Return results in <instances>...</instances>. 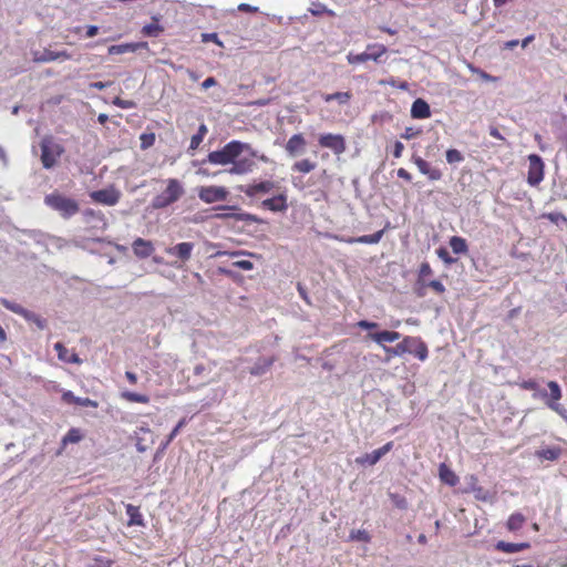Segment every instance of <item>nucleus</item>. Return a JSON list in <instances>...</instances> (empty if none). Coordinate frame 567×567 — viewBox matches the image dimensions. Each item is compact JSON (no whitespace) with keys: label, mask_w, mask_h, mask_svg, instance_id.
<instances>
[{"label":"nucleus","mask_w":567,"mask_h":567,"mask_svg":"<svg viewBox=\"0 0 567 567\" xmlns=\"http://www.w3.org/2000/svg\"><path fill=\"white\" fill-rule=\"evenodd\" d=\"M386 353V362L391 358L402 357L405 353L415 355L419 360L425 361L429 354L427 346L419 337H404L395 347L383 346Z\"/></svg>","instance_id":"nucleus-1"},{"label":"nucleus","mask_w":567,"mask_h":567,"mask_svg":"<svg viewBox=\"0 0 567 567\" xmlns=\"http://www.w3.org/2000/svg\"><path fill=\"white\" fill-rule=\"evenodd\" d=\"M250 144L237 140L228 142L223 148L210 152L203 164L209 163L213 165L226 166L235 162L243 153L244 150H249Z\"/></svg>","instance_id":"nucleus-2"},{"label":"nucleus","mask_w":567,"mask_h":567,"mask_svg":"<svg viewBox=\"0 0 567 567\" xmlns=\"http://www.w3.org/2000/svg\"><path fill=\"white\" fill-rule=\"evenodd\" d=\"M547 386L549 391L538 386L533 398L543 400L551 411L556 412L567 422V409L558 402L563 396L560 385L556 381H548Z\"/></svg>","instance_id":"nucleus-3"},{"label":"nucleus","mask_w":567,"mask_h":567,"mask_svg":"<svg viewBox=\"0 0 567 567\" xmlns=\"http://www.w3.org/2000/svg\"><path fill=\"white\" fill-rule=\"evenodd\" d=\"M44 204L52 210L59 213L64 219L71 218L80 210L79 203L75 199L58 192L45 195Z\"/></svg>","instance_id":"nucleus-4"},{"label":"nucleus","mask_w":567,"mask_h":567,"mask_svg":"<svg viewBox=\"0 0 567 567\" xmlns=\"http://www.w3.org/2000/svg\"><path fill=\"white\" fill-rule=\"evenodd\" d=\"M166 188L161 194L156 195L151 203L152 208L163 209L176 203L185 193L182 183L176 178H168L166 181Z\"/></svg>","instance_id":"nucleus-5"},{"label":"nucleus","mask_w":567,"mask_h":567,"mask_svg":"<svg viewBox=\"0 0 567 567\" xmlns=\"http://www.w3.org/2000/svg\"><path fill=\"white\" fill-rule=\"evenodd\" d=\"M41 162L44 168L50 169L56 164V159L63 153V147L51 138H43L40 144Z\"/></svg>","instance_id":"nucleus-6"},{"label":"nucleus","mask_w":567,"mask_h":567,"mask_svg":"<svg viewBox=\"0 0 567 567\" xmlns=\"http://www.w3.org/2000/svg\"><path fill=\"white\" fill-rule=\"evenodd\" d=\"M0 303L8 310L23 317L27 321L33 322L40 330L47 328V320L39 315L23 308L21 305L13 302L7 298H0Z\"/></svg>","instance_id":"nucleus-7"},{"label":"nucleus","mask_w":567,"mask_h":567,"mask_svg":"<svg viewBox=\"0 0 567 567\" xmlns=\"http://www.w3.org/2000/svg\"><path fill=\"white\" fill-rule=\"evenodd\" d=\"M528 163L527 183L533 187L538 186L544 179L545 164L543 158L537 154H530L528 155Z\"/></svg>","instance_id":"nucleus-8"},{"label":"nucleus","mask_w":567,"mask_h":567,"mask_svg":"<svg viewBox=\"0 0 567 567\" xmlns=\"http://www.w3.org/2000/svg\"><path fill=\"white\" fill-rule=\"evenodd\" d=\"M386 52L384 45H369L367 50L359 54H349L348 62L350 64L363 63L367 61L380 62V58Z\"/></svg>","instance_id":"nucleus-9"},{"label":"nucleus","mask_w":567,"mask_h":567,"mask_svg":"<svg viewBox=\"0 0 567 567\" xmlns=\"http://www.w3.org/2000/svg\"><path fill=\"white\" fill-rule=\"evenodd\" d=\"M228 190L224 186H203L198 190V197L206 204L226 200Z\"/></svg>","instance_id":"nucleus-10"},{"label":"nucleus","mask_w":567,"mask_h":567,"mask_svg":"<svg viewBox=\"0 0 567 567\" xmlns=\"http://www.w3.org/2000/svg\"><path fill=\"white\" fill-rule=\"evenodd\" d=\"M90 197L95 203L107 206H114L118 203L121 198V192L114 187H109L92 192L90 194Z\"/></svg>","instance_id":"nucleus-11"},{"label":"nucleus","mask_w":567,"mask_h":567,"mask_svg":"<svg viewBox=\"0 0 567 567\" xmlns=\"http://www.w3.org/2000/svg\"><path fill=\"white\" fill-rule=\"evenodd\" d=\"M319 144L331 150L337 155L346 151V141L340 134H323L319 137Z\"/></svg>","instance_id":"nucleus-12"},{"label":"nucleus","mask_w":567,"mask_h":567,"mask_svg":"<svg viewBox=\"0 0 567 567\" xmlns=\"http://www.w3.org/2000/svg\"><path fill=\"white\" fill-rule=\"evenodd\" d=\"M307 142L302 134H293L286 144V152L289 156L296 157L306 152Z\"/></svg>","instance_id":"nucleus-13"},{"label":"nucleus","mask_w":567,"mask_h":567,"mask_svg":"<svg viewBox=\"0 0 567 567\" xmlns=\"http://www.w3.org/2000/svg\"><path fill=\"white\" fill-rule=\"evenodd\" d=\"M256 164L252 158L239 156L227 172L233 175H244L252 172Z\"/></svg>","instance_id":"nucleus-14"},{"label":"nucleus","mask_w":567,"mask_h":567,"mask_svg":"<svg viewBox=\"0 0 567 567\" xmlns=\"http://www.w3.org/2000/svg\"><path fill=\"white\" fill-rule=\"evenodd\" d=\"M194 246L195 245L193 243L188 241L179 243L173 247L167 248L166 254L169 256H175L182 261H187L190 259Z\"/></svg>","instance_id":"nucleus-15"},{"label":"nucleus","mask_w":567,"mask_h":567,"mask_svg":"<svg viewBox=\"0 0 567 567\" xmlns=\"http://www.w3.org/2000/svg\"><path fill=\"white\" fill-rule=\"evenodd\" d=\"M132 249L134 255L138 258H147L155 250L152 241L143 238H136L132 244Z\"/></svg>","instance_id":"nucleus-16"},{"label":"nucleus","mask_w":567,"mask_h":567,"mask_svg":"<svg viewBox=\"0 0 567 567\" xmlns=\"http://www.w3.org/2000/svg\"><path fill=\"white\" fill-rule=\"evenodd\" d=\"M262 207L269 209L275 213H282L287 210V196L284 194H279L271 198H267L261 203Z\"/></svg>","instance_id":"nucleus-17"},{"label":"nucleus","mask_w":567,"mask_h":567,"mask_svg":"<svg viewBox=\"0 0 567 567\" xmlns=\"http://www.w3.org/2000/svg\"><path fill=\"white\" fill-rule=\"evenodd\" d=\"M368 337L383 349V346H386V342H394L399 340L401 334L396 331L383 330L379 332H370Z\"/></svg>","instance_id":"nucleus-18"},{"label":"nucleus","mask_w":567,"mask_h":567,"mask_svg":"<svg viewBox=\"0 0 567 567\" xmlns=\"http://www.w3.org/2000/svg\"><path fill=\"white\" fill-rule=\"evenodd\" d=\"M411 116L417 120H424L431 116V109L426 101L416 99L412 103Z\"/></svg>","instance_id":"nucleus-19"},{"label":"nucleus","mask_w":567,"mask_h":567,"mask_svg":"<svg viewBox=\"0 0 567 567\" xmlns=\"http://www.w3.org/2000/svg\"><path fill=\"white\" fill-rule=\"evenodd\" d=\"M414 164L417 166L420 173H422L423 175H426L431 181L441 179V177H442L441 171L437 168H432L425 159L416 156V157H414Z\"/></svg>","instance_id":"nucleus-20"},{"label":"nucleus","mask_w":567,"mask_h":567,"mask_svg":"<svg viewBox=\"0 0 567 567\" xmlns=\"http://www.w3.org/2000/svg\"><path fill=\"white\" fill-rule=\"evenodd\" d=\"M272 188L274 183L270 181H264L254 185L240 186V190L249 197H254L259 193H269Z\"/></svg>","instance_id":"nucleus-21"},{"label":"nucleus","mask_w":567,"mask_h":567,"mask_svg":"<svg viewBox=\"0 0 567 567\" xmlns=\"http://www.w3.org/2000/svg\"><path fill=\"white\" fill-rule=\"evenodd\" d=\"M392 445H393V443L389 442V443L384 444L382 447L377 449V450L372 451L371 453L365 454L364 457L362 460H360L359 462L368 463L369 465H374L380 461V458L383 455H385L392 449Z\"/></svg>","instance_id":"nucleus-22"},{"label":"nucleus","mask_w":567,"mask_h":567,"mask_svg":"<svg viewBox=\"0 0 567 567\" xmlns=\"http://www.w3.org/2000/svg\"><path fill=\"white\" fill-rule=\"evenodd\" d=\"M385 229H381L374 234L371 235H363L359 237H350L346 241L348 244H367V245H374L380 243L384 235Z\"/></svg>","instance_id":"nucleus-23"},{"label":"nucleus","mask_w":567,"mask_h":567,"mask_svg":"<svg viewBox=\"0 0 567 567\" xmlns=\"http://www.w3.org/2000/svg\"><path fill=\"white\" fill-rule=\"evenodd\" d=\"M275 358H259L255 364L249 369L251 375L260 377L264 375L270 367L274 364Z\"/></svg>","instance_id":"nucleus-24"},{"label":"nucleus","mask_w":567,"mask_h":567,"mask_svg":"<svg viewBox=\"0 0 567 567\" xmlns=\"http://www.w3.org/2000/svg\"><path fill=\"white\" fill-rule=\"evenodd\" d=\"M530 547L529 543H507L499 540L496 543L495 548L499 551L513 554L518 553Z\"/></svg>","instance_id":"nucleus-25"},{"label":"nucleus","mask_w":567,"mask_h":567,"mask_svg":"<svg viewBox=\"0 0 567 567\" xmlns=\"http://www.w3.org/2000/svg\"><path fill=\"white\" fill-rule=\"evenodd\" d=\"M561 455V449L559 446H548L535 452V456L542 461H556Z\"/></svg>","instance_id":"nucleus-26"},{"label":"nucleus","mask_w":567,"mask_h":567,"mask_svg":"<svg viewBox=\"0 0 567 567\" xmlns=\"http://www.w3.org/2000/svg\"><path fill=\"white\" fill-rule=\"evenodd\" d=\"M146 42L114 44L109 48V54H124L135 52L138 48L146 47Z\"/></svg>","instance_id":"nucleus-27"},{"label":"nucleus","mask_w":567,"mask_h":567,"mask_svg":"<svg viewBox=\"0 0 567 567\" xmlns=\"http://www.w3.org/2000/svg\"><path fill=\"white\" fill-rule=\"evenodd\" d=\"M439 476L449 486H455L458 483V477L445 463L440 464Z\"/></svg>","instance_id":"nucleus-28"},{"label":"nucleus","mask_w":567,"mask_h":567,"mask_svg":"<svg viewBox=\"0 0 567 567\" xmlns=\"http://www.w3.org/2000/svg\"><path fill=\"white\" fill-rule=\"evenodd\" d=\"M125 511L128 516V526H144L143 515L140 513V508L137 506L127 504Z\"/></svg>","instance_id":"nucleus-29"},{"label":"nucleus","mask_w":567,"mask_h":567,"mask_svg":"<svg viewBox=\"0 0 567 567\" xmlns=\"http://www.w3.org/2000/svg\"><path fill=\"white\" fill-rule=\"evenodd\" d=\"M54 350L58 353V358L68 363H80L81 359L76 353L69 354V350L61 343L56 342L54 344Z\"/></svg>","instance_id":"nucleus-30"},{"label":"nucleus","mask_w":567,"mask_h":567,"mask_svg":"<svg viewBox=\"0 0 567 567\" xmlns=\"http://www.w3.org/2000/svg\"><path fill=\"white\" fill-rule=\"evenodd\" d=\"M450 247L453 252L456 255L466 254L468 251L467 243L464 238L458 236H453L450 239Z\"/></svg>","instance_id":"nucleus-31"},{"label":"nucleus","mask_w":567,"mask_h":567,"mask_svg":"<svg viewBox=\"0 0 567 567\" xmlns=\"http://www.w3.org/2000/svg\"><path fill=\"white\" fill-rule=\"evenodd\" d=\"M32 60L35 63H45L56 60V55H54V51L49 49H44L43 51H33Z\"/></svg>","instance_id":"nucleus-32"},{"label":"nucleus","mask_w":567,"mask_h":567,"mask_svg":"<svg viewBox=\"0 0 567 567\" xmlns=\"http://www.w3.org/2000/svg\"><path fill=\"white\" fill-rule=\"evenodd\" d=\"M218 217L219 218H234L236 220L247 221V223H261L260 218H258L256 215H252L249 213L221 214V215H218Z\"/></svg>","instance_id":"nucleus-33"},{"label":"nucleus","mask_w":567,"mask_h":567,"mask_svg":"<svg viewBox=\"0 0 567 567\" xmlns=\"http://www.w3.org/2000/svg\"><path fill=\"white\" fill-rule=\"evenodd\" d=\"M525 520L526 519L523 514L514 513L508 517L506 527L511 532H517L523 527Z\"/></svg>","instance_id":"nucleus-34"},{"label":"nucleus","mask_w":567,"mask_h":567,"mask_svg":"<svg viewBox=\"0 0 567 567\" xmlns=\"http://www.w3.org/2000/svg\"><path fill=\"white\" fill-rule=\"evenodd\" d=\"M543 218L548 219L550 223L555 224L559 229H564L565 227H567V217L563 213H547L543 215Z\"/></svg>","instance_id":"nucleus-35"},{"label":"nucleus","mask_w":567,"mask_h":567,"mask_svg":"<svg viewBox=\"0 0 567 567\" xmlns=\"http://www.w3.org/2000/svg\"><path fill=\"white\" fill-rule=\"evenodd\" d=\"M322 97L327 103L331 101H338L339 104H347L351 100L352 94L350 92H336L331 94H324Z\"/></svg>","instance_id":"nucleus-36"},{"label":"nucleus","mask_w":567,"mask_h":567,"mask_svg":"<svg viewBox=\"0 0 567 567\" xmlns=\"http://www.w3.org/2000/svg\"><path fill=\"white\" fill-rule=\"evenodd\" d=\"M162 31L163 28L158 24V20L156 18H153V22L144 25L142 29V33L144 35L153 38L158 37Z\"/></svg>","instance_id":"nucleus-37"},{"label":"nucleus","mask_w":567,"mask_h":567,"mask_svg":"<svg viewBox=\"0 0 567 567\" xmlns=\"http://www.w3.org/2000/svg\"><path fill=\"white\" fill-rule=\"evenodd\" d=\"M121 396L128 402H137V403H148L150 398L146 394L135 393L132 391H124L121 393Z\"/></svg>","instance_id":"nucleus-38"},{"label":"nucleus","mask_w":567,"mask_h":567,"mask_svg":"<svg viewBox=\"0 0 567 567\" xmlns=\"http://www.w3.org/2000/svg\"><path fill=\"white\" fill-rule=\"evenodd\" d=\"M317 164L309 159H301L292 165V171L300 172L303 174L310 173L316 168Z\"/></svg>","instance_id":"nucleus-39"},{"label":"nucleus","mask_w":567,"mask_h":567,"mask_svg":"<svg viewBox=\"0 0 567 567\" xmlns=\"http://www.w3.org/2000/svg\"><path fill=\"white\" fill-rule=\"evenodd\" d=\"M349 539L352 542L369 543L371 540V537L367 530L357 529V530H351V533L349 535Z\"/></svg>","instance_id":"nucleus-40"},{"label":"nucleus","mask_w":567,"mask_h":567,"mask_svg":"<svg viewBox=\"0 0 567 567\" xmlns=\"http://www.w3.org/2000/svg\"><path fill=\"white\" fill-rule=\"evenodd\" d=\"M436 255L437 257L443 260L446 265H452V264H455L457 261L456 258H453L450 252L447 251L446 248L444 247H440L436 249Z\"/></svg>","instance_id":"nucleus-41"},{"label":"nucleus","mask_w":567,"mask_h":567,"mask_svg":"<svg viewBox=\"0 0 567 567\" xmlns=\"http://www.w3.org/2000/svg\"><path fill=\"white\" fill-rule=\"evenodd\" d=\"M464 159L463 155L461 154L460 151L455 150V148H451V150H447L446 151V161L447 163L450 164H455V163H460Z\"/></svg>","instance_id":"nucleus-42"},{"label":"nucleus","mask_w":567,"mask_h":567,"mask_svg":"<svg viewBox=\"0 0 567 567\" xmlns=\"http://www.w3.org/2000/svg\"><path fill=\"white\" fill-rule=\"evenodd\" d=\"M155 142V135L153 133L141 135V148L146 150L151 147Z\"/></svg>","instance_id":"nucleus-43"},{"label":"nucleus","mask_w":567,"mask_h":567,"mask_svg":"<svg viewBox=\"0 0 567 567\" xmlns=\"http://www.w3.org/2000/svg\"><path fill=\"white\" fill-rule=\"evenodd\" d=\"M390 498L392 503L400 509H406L408 508V502L406 499L399 495V494H390Z\"/></svg>","instance_id":"nucleus-44"},{"label":"nucleus","mask_w":567,"mask_h":567,"mask_svg":"<svg viewBox=\"0 0 567 567\" xmlns=\"http://www.w3.org/2000/svg\"><path fill=\"white\" fill-rule=\"evenodd\" d=\"M75 404L76 405H80V406H89V408H97V402L90 399V398H81V396H78V399H75Z\"/></svg>","instance_id":"nucleus-45"},{"label":"nucleus","mask_w":567,"mask_h":567,"mask_svg":"<svg viewBox=\"0 0 567 567\" xmlns=\"http://www.w3.org/2000/svg\"><path fill=\"white\" fill-rule=\"evenodd\" d=\"M80 440H81V435H80L79 431L75 429H72L64 436L63 442L64 443H66V442L75 443V442H79Z\"/></svg>","instance_id":"nucleus-46"},{"label":"nucleus","mask_w":567,"mask_h":567,"mask_svg":"<svg viewBox=\"0 0 567 567\" xmlns=\"http://www.w3.org/2000/svg\"><path fill=\"white\" fill-rule=\"evenodd\" d=\"M432 275V269H431V266L429 262H422L421 266H420V270H419V277L421 279L427 277V276H431Z\"/></svg>","instance_id":"nucleus-47"},{"label":"nucleus","mask_w":567,"mask_h":567,"mask_svg":"<svg viewBox=\"0 0 567 567\" xmlns=\"http://www.w3.org/2000/svg\"><path fill=\"white\" fill-rule=\"evenodd\" d=\"M113 104L118 107H122V109H132L135 105L134 102L127 101V100H122L120 97H115L113 101Z\"/></svg>","instance_id":"nucleus-48"},{"label":"nucleus","mask_w":567,"mask_h":567,"mask_svg":"<svg viewBox=\"0 0 567 567\" xmlns=\"http://www.w3.org/2000/svg\"><path fill=\"white\" fill-rule=\"evenodd\" d=\"M310 12L313 16H320L323 12H328L329 14L333 16V11L328 10L327 7L324 4H321V3L316 4V8L315 9H310Z\"/></svg>","instance_id":"nucleus-49"},{"label":"nucleus","mask_w":567,"mask_h":567,"mask_svg":"<svg viewBox=\"0 0 567 567\" xmlns=\"http://www.w3.org/2000/svg\"><path fill=\"white\" fill-rule=\"evenodd\" d=\"M427 286L432 288L437 293H443L445 291L444 285L439 280H431Z\"/></svg>","instance_id":"nucleus-50"},{"label":"nucleus","mask_w":567,"mask_h":567,"mask_svg":"<svg viewBox=\"0 0 567 567\" xmlns=\"http://www.w3.org/2000/svg\"><path fill=\"white\" fill-rule=\"evenodd\" d=\"M203 41L204 42H215L217 45L223 47V42L218 39L217 33H204L203 34Z\"/></svg>","instance_id":"nucleus-51"},{"label":"nucleus","mask_w":567,"mask_h":567,"mask_svg":"<svg viewBox=\"0 0 567 567\" xmlns=\"http://www.w3.org/2000/svg\"><path fill=\"white\" fill-rule=\"evenodd\" d=\"M234 266L243 270H251L254 268V264L249 260L235 261Z\"/></svg>","instance_id":"nucleus-52"},{"label":"nucleus","mask_w":567,"mask_h":567,"mask_svg":"<svg viewBox=\"0 0 567 567\" xmlns=\"http://www.w3.org/2000/svg\"><path fill=\"white\" fill-rule=\"evenodd\" d=\"M520 386L524 389V390H528V391H536L538 390V384L536 381L534 380H526V381H523Z\"/></svg>","instance_id":"nucleus-53"},{"label":"nucleus","mask_w":567,"mask_h":567,"mask_svg":"<svg viewBox=\"0 0 567 567\" xmlns=\"http://www.w3.org/2000/svg\"><path fill=\"white\" fill-rule=\"evenodd\" d=\"M358 327L364 330H372L378 328L377 322L368 321V320H360L358 323Z\"/></svg>","instance_id":"nucleus-54"},{"label":"nucleus","mask_w":567,"mask_h":567,"mask_svg":"<svg viewBox=\"0 0 567 567\" xmlns=\"http://www.w3.org/2000/svg\"><path fill=\"white\" fill-rule=\"evenodd\" d=\"M186 424V419H182L177 424L176 426L172 430V432L169 433V440H174L176 437V435L179 433V431L182 430V427H184Z\"/></svg>","instance_id":"nucleus-55"},{"label":"nucleus","mask_w":567,"mask_h":567,"mask_svg":"<svg viewBox=\"0 0 567 567\" xmlns=\"http://www.w3.org/2000/svg\"><path fill=\"white\" fill-rule=\"evenodd\" d=\"M202 142H203V138L200 137V135L194 134L190 138V144H189L188 151L197 150Z\"/></svg>","instance_id":"nucleus-56"},{"label":"nucleus","mask_w":567,"mask_h":567,"mask_svg":"<svg viewBox=\"0 0 567 567\" xmlns=\"http://www.w3.org/2000/svg\"><path fill=\"white\" fill-rule=\"evenodd\" d=\"M239 11L248 12V13H256L258 12V7L248 4V3H240L237 8Z\"/></svg>","instance_id":"nucleus-57"},{"label":"nucleus","mask_w":567,"mask_h":567,"mask_svg":"<svg viewBox=\"0 0 567 567\" xmlns=\"http://www.w3.org/2000/svg\"><path fill=\"white\" fill-rule=\"evenodd\" d=\"M404 150V145L396 141L393 145V151H392V154L395 158H400L402 156V152Z\"/></svg>","instance_id":"nucleus-58"},{"label":"nucleus","mask_w":567,"mask_h":567,"mask_svg":"<svg viewBox=\"0 0 567 567\" xmlns=\"http://www.w3.org/2000/svg\"><path fill=\"white\" fill-rule=\"evenodd\" d=\"M391 86L398 87L400 90L406 91L409 89V83L405 81L396 82L394 79L388 82Z\"/></svg>","instance_id":"nucleus-59"},{"label":"nucleus","mask_w":567,"mask_h":567,"mask_svg":"<svg viewBox=\"0 0 567 567\" xmlns=\"http://www.w3.org/2000/svg\"><path fill=\"white\" fill-rule=\"evenodd\" d=\"M111 85V82H92L89 84V87L90 89H95V90H104L106 87H109Z\"/></svg>","instance_id":"nucleus-60"},{"label":"nucleus","mask_w":567,"mask_h":567,"mask_svg":"<svg viewBox=\"0 0 567 567\" xmlns=\"http://www.w3.org/2000/svg\"><path fill=\"white\" fill-rule=\"evenodd\" d=\"M216 84H217L216 79H215V78H213V76H209V78H207V79H205V80L203 81V83H202V87H203L204 90H207V89H209V87H212V86H215Z\"/></svg>","instance_id":"nucleus-61"},{"label":"nucleus","mask_w":567,"mask_h":567,"mask_svg":"<svg viewBox=\"0 0 567 567\" xmlns=\"http://www.w3.org/2000/svg\"><path fill=\"white\" fill-rule=\"evenodd\" d=\"M62 399H63V401H65L68 403H74L75 404V399H78V396H75L72 391H65L62 394Z\"/></svg>","instance_id":"nucleus-62"},{"label":"nucleus","mask_w":567,"mask_h":567,"mask_svg":"<svg viewBox=\"0 0 567 567\" xmlns=\"http://www.w3.org/2000/svg\"><path fill=\"white\" fill-rule=\"evenodd\" d=\"M416 135V132L412 127H406L404 133L401 135L404 140H411Z\"/></svg>","instance_id":"nucleus-63"},{"label":"nucleus","mask_w":567,"mask_h":567,"mask_svg":"<svg viewBox=\"0 0 567 567\" xmlns=\"http://www.w3.org/2000/svg\"><path fill=\"white\" fill-rule=\"evenodd\" d=\"M398 176L400 178H403V179L408 181V182H411V179H412L411 174L406 169H404V168H399L398 169Z\"/></svg>","instance_id":"nucleus-64"}]
</instances>
